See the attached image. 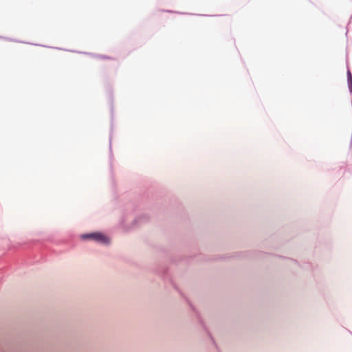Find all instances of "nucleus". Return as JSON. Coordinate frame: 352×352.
Instances as JSON below:
<instances>
[{
	"label": "nucleus",
	"mask_w": 352,
	"mask_h": 352,
	"mask_svg": "<svg viewBox=\"0 0 352 352\" xmlns=\"http://www.w3.org/2000/svg\"><path fill=\"white\" fill-rule=\"evenodd\" d=\"M83 238L93 239L102 243H107L109 242L108 238L99 232L84 235Z\"/></svg>",
	"instance_id": "obj_1"
},
{
	"label": "nucleus",
	"mask_w": 352,
	"mask_h": 352,
	"mask_svg": "<svg viewBox=\"0 0 352 352\" xmlns=\"http://www.w3.org/2000/svg\"><path fill=\"white\" fill-rule=\"evenodd\" d=\"M348 76H349V79L350 80H351L352 77H351V73H350L349 72H348Z\"/></svg>",
	"instance_id": "obj_2"
}]
</instances>
